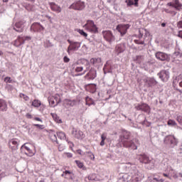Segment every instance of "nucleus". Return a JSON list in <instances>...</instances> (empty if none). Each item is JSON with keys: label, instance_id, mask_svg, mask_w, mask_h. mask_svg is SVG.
Segmentation results:
<instances>
[{"label": "nucleus", "instance_id": "nucleus-1", "mask_svg": "<svg viewBox=\"0 0 182 182\" xmlns=\"http://www.w3.org/2000/svg\"><path fill=\"white\" fill-rule=\"evenodd\" d=\"M119 143L125 149L129 150H137L140 146V141L137 139H132L130 132L122 130V134L119 135Z\"/></svg>", "mask_w": 182, "mask_h": 182}, {"label": "nucleus", "instance_id": "nucleus-2", "mask_svg": "<svg viewBox=\"0 0 182 182\" xmlns=\"http://www.w3.org/2000/svg\"><path fill=\"white\" fill-rule=\"evenodd\" d=\"M164 144L168 146V148L166 149V151L168 154H176L173 149H174L176 146H178V139L176 138L174 135H168L164 139Z\"/></svg>", "mask_w": 182, "mask_h": 182}, {"label": "nucleus", "instance_id": "nucleus-3", "mask_svg": "<svg viewBox=\"0 0 182 182\" xmlns=\"http://www.w3.org/2000/svg\"><path fill=\"white\" fill-rule=\"evenodd\" d=\"M138 159L140 163H143L146 164V168L148 170H151V168H154V164H156V160L153 159V158H150L146 154H141L138 156Z\"/></svg>", "mask_w": 182, "mask_h": 182}, {"label": "nucleus", "instance_id": "nucleus-4", "mask_svg": "<svg viewBox=\"0 0 182 182\" xmlns=\"http://www.w3.org/2000/svg\"><path fill=\"white\" fill-rule=\"evenodd\" d=\"M67 42L70 44L68 47L67 52L68 55H70V52H76L80 49V46H82V43L77 41H73L72 40H67Z\"/></svg>", "mask_w": 182, "mask_h": 182}, {"label": "nucleus", "instance_id": "nucleus-5", "mask_svg": "<svg viewBox=\"0 0 182 182\" xmlns=\"http://www.w3.org/2000/svg\"><path fill=\"white\" fill-rule=\"evenodd\" d=\"M102 34L105 41L108 42V43H113L116 41V37H114V35L110 31H103Z\"/></svg>", "mask_w": 182, "mask_h": 182}, {"label": "nucleus", "instance_id": "nucleus-6", "mask_svg": "<svg viewBox=\"0 0 182 182\" xmlns=\"http://www.w3.org/2000/svg\"><path fill=\"white\" fill-rule=\"evenodd\" d=\"M85 7L86 6L85 5V2L80 0L73 3L69 6V9H74V11H83Z\"/></svg>", "mask_w": 182, "mask_h": 182}, {"label": "nucleus", "instance_id": "nucleus-7", "mask_svg": "<svg viewBox=\"0 0 182 182\" xmlns=\"http://www.w3.org/2000/svg\"><path fill=\"white\" fill-rule=\"evenodd\" d=\"M157 76H159L161 82H168L170 79V71H168V70H162L157 73Z\"/></svg>", "mask_w": 182, "mask_h": 182}, {"label": "nucleus", "instance_id": "nucleus-8", "mask_svg": "<svg viewBox=\"0 0 182 182\" xmlns=\"http://www.w3.org/2000/svg\"><path fill=\"white\" fill-rule=\"evenodd\" d=\"M131 180L132 182L140 181V177L141 174L139 172V170L136 168H132L130 171Z\"/></svg>", "mask_w": 182, "mask_h": 182}, {"label": "nucleus", "instance_id": "nucleus-9", "mask_svg": "<svg viewBox=\"0 0 182 182\" xmlns=\"http://www.w3.org/2000/svg\"><path fill=\"white\" fill-rule=\"evenodd\" d=\"M155 57L158 60H161V62H170V55L166 53L158 51L155 53Z\"/></svg>", "mask_w": 182, "mask_h": 182}, {"label": "nucleus", "instance_id": "nucleus-10", "mask_svg": "<svg viewBox=\"0 0 182 182\" xmlns=\"http://www.w3.org/2000/svg\"><path fill=\"white\" fill-rule=\"evenodd\" d=\"M31 32H39L43 33L45 27L41 24V23H33L30 28Z\"/></svg>", "mask_w": 182, "mask_h": 182}, {"label": "nucleus", "instance_id": "nucleus-11", "mask_svg": "<svg viewBox=\"0 0 182 182\" xmlns=\"http://www.w3.org/2000/svg\"><path fill=\"white\" fill-rule=\"evenodd\" d=\"M138 39L134 41V43L136 45H144V41H146V37L149 35V32L145 30V35H143L141 31H139Z\"/></svg>", "mask_w": 182, "mask_h": 182}, {"label": "nucleus", "instance_id": "nucleus-12", "mask_svg": "<svg viewBox=\"0 0 182 182\" xmlns=\"http://www.w3.org/2000/svg\"><path fill=\"white\" fill-rule=\"evenodd\" d=\"M25 23H26V21L25 20H21L15 23L14 26H13V29L16 31V32H23V28H25Z\"/></svg>", "mask_w": 182, "mask_h": 182}, {"label": "nucleus", "instance_id": "nucleus-13", "mask_svg": "<svg viewBox=\"0 0 182 182\" xmlns=\"http://www.w3.org/2000/svg\"><path fill=\"white\" fill-rule=\"evenodd\" d=\"M135 109L144 113H150V106L146 103L138 104L135 106Z\"/></svg>", "mask_w": 182, "mask_h": 182}, {"label": "nucleus", "instance_id": "nucleus-14", "mask_svg": "<svg viewBox=\"0 0 182 182\" xmlns=\"http://www.w3.org/2000/svg\"><path fill=\"white\" fill-rule=\"evenodd\" d=\"M130 28V24H121L117 26V29L121 33V36H124L127 33V29Z\"/></svg>", "mask_w": 182, "mask_h": 182}, {"label": "nucleus", "instance_id": "nucleus-15", "mask_svg": "<svg viewBox=\"0 0 182 182\" xmlns=\"http://www.w3.org/2000/svg\"><path fill=\"white\" fill-rule=\"evenodd\" d=\"M72 134L75 139H78L79 140L85 139V134H83V132L78 130L75 127L73 128Z\"/></svg>", "mask_w": 182, "mask_h": 182}, {"label": "nucleus", "instance_id": "nucleus-16", "mask_svg": "<svg viewBox=\"0 0 182 182\" xmlns=\"http://www.w3.org/2000/svg\"><path fill=\"white\" fill-rule=\"evenodd\" d=\"M145 82L146 83L148 87H154V86H157V85H159V82L156 80L155 77H147L145 80Z\"/></svg>", "mask_w": 182, "mask_h": 182}, {"label": "nucleus", "instance_id": "nucleus-17", "mask_svg": "<svg viewBox=\"0 0 182 182\" xmlns=\"http://www.w3.org/2000/svg\"><path fill=\"white\" fill-rule=\"evenodd\" d=\"M48 5H49L51 11H53V12H56V14H60V12H62V7H60V6L56 4V3L49 2Z\"/></svg>", "mask_w": 182, "mask_h": 182}, {"label": "nucleus", "instance_id": "nucleus-18", "mask_svg": "<svg viewBox=\"0 0 182 182\" xmlns=\"http://www.w3.org/2000/svg\"><path fill=\"white\" fill-rule=\"evenodd\" d=\"M97 76V73L96 70L95 68H91L89 73L86 74L85 77H89L90 80H93L96 79Z\"/></svg>", "mask_w": 182, "mask_h": 182}, {"label": "nucleus", "instance_id": "nucleus-19", "mask_svg": "<svg viewBox=\"0 0 182 182\" xmlns=\"http://www.w3.org/2000/svg\"><path fill=\"white\" fill-rule=\"evenodd\" d=\"M115 50L117 52V55H120V53H123V52L126 50V43L117 44L115 47Z\"/></svg>", "mask_w": 182, "mask_h": 182}, {"label": "nucleus", "instance_id": "nucleus-20", "mask_svg": "<svg viewBox=\"0 0 182 182\" xmlns=\"http://www.w3.org/2000/svg\"><path fill=\"white\" fill-rule=\"evenodd\" d=\"M9 146L13 150H18V139H13L9 141Z\"/></svg>", "mask_w": 182, "mask_h": 182}, {"label": "nucleus", "instance_id": "nucleus-21", "mask_svg": "<svg viewBox=\"0 0 182 182\" xmlns=\"http://www.w3.org/2000/svg\"><path fill=\"white\" fill-rule=\"evenodd\" d=\"M8 110V103L5 100L0 99V112H6Z\"/></svg>", "mask_w": 182, "mask_h": 182}, {"label": "nucleus", "instance_id": "nucleus-22", "mask_svg": "<svg viewBox=\"0 0 182 182\" xmlns=\"http://www.w3.org/2000/svg\"><path fill=\"white\" fill-rule=\"evenodd\" d=\"M90 63L91 65H93V66H99L100 63H102V58H92L90 59Z\"/></svg>", "mask_w": 182, "mask_h": 182}, {"label": "nucleus", "instance_id": "nucleus-23", "mask_svg": "<svg viewBox=\"0 0 182 182\" xmlns=\"http://www.w3.org/2000/svg\"><path fill=\"white\" fill-rule=\"evenodd\" d=\"M126 4L127 6H135V8L139 7V0H126Z\"/></svg>", "mask_w": 182, "mask_h": 182}, {"label": "nucleus", "instance_id": "nucleus-24", "mask_svg": "<svg viewBox=\"0 0 182 182\" xmlns=\"http://www.w3.org/2000/svg\"><path fill=\"white\" fill-rule=\"evenodd\" d=\"M173 8L176 11H181L182 9V4L179 0H173Z\"/></svg>", "mask_w": 182, "mask_h": 182}, {"label": "nucleus", "instance_id": "nucleus-25", "mask_svg": "<svg viewBox=\"0 0 182 182\" xmlns=\"http://www.w3.org/2000/svg\"><path fill=\"white\" fill-rule=\"evenodd\" d=\"M57 136L60 140H65L66 141H69V140L66 138V134L63 132H56Z\"/></svg>", "mask_w": 182, "mask_h": 182}, {"label": "nucleus", "instance_id": "nucleus-26", "mask_svg": "<svg viewBox=\"0 0 182 182\" xmlns=\"http://www.w3.org/2000/svg\"><path fill=\"white\" fill-rule=\"evenodd\" d=\"M25 43V40L23 37H18L17 40L15 41L14 46L17 48L21 46V45H23Z\"/></svg>", "mask_w": 182, "mask_h": 182}, {"label": "nucleus", "instance_id": "nucleus-27", "mask_svg": "<svg viewBox=\"0 0 182 182\" xmlns=\"http://www.w3.org/2000/svg\"><path fill=\"white\" fill-rule=\"evenodd\" d=\"M178 82H179L180 87H182V81H180V76H177L173 79V85L176 86L177 85V83H178ZM178 92H180V93H182L181 90H178Z\"/></svg>", "mask_w": 182, "mask_h": 182}, {"label": "nucleus", "instance_id": "nucleus-28", "mask_svg": "<svg viewBox=\"0 0 182 182\" xmlns=\"http://www.w3.org/2000/svg\"><path fill=\"white\" fill-rule=\"evenodd\" d=\"M85 105H87V106H95V105H96V103H95V100H93V99H92L90 97L87 96L85 97Z\"/></svg>", "mask_w": 182, "mask_h": 182}, {"label": "nucleus", "instance_id": "nucleus-29", "mask_svg": "<svg viewBox=\"0 0 182 182\" xmlns=\"http://www.w3.org/2000/svg\"><path fill=\"white\" fill-rule=\"evenodd\" d=\"M103 70L105 75H106V73H113V71L112 70V67L109 65V63H107L104 65Z\"/></svg>", "mask_w": 182, "mask_h": 182}, {"label": "nucleus", "instance_id": "nucleus-30", "mask_svg": "<svg viewBox=\"0 0 182 182\" xmlns=\"http://www.w3.org/2000/svg\"><path fill=\"white\" fill-rule=\"evenodd\" d=\"M91 33H99V28L96 25L91 26L90 28L87 29Z\"/></svg>", "mask_w": 182, "mask_h": 182}, {"label": "nucleus", "instance_id": "nucleus-31", "mask_svg": "<svg viewBox=\"0 0 182 182\" xmlns=\"http://www.w3.org/2000/svg\"><path fill=\"white\" fill-rule=\"evenodd\" d=\"M95 21H92V20H88L87 21V23L85 24V27L86 28V29H89L90 28H92V26H95Z\"/></svg>", "mask_w": 182, "mask_h": 182}, {"label": "nucleus", "instance_id": "nucleus-32", "mask_svg": "<svg viewBox=\"0 0 182 182\" xmlns=\"http://www.w3.org/2000/svg\"><path fill=\"white\" fill-rule=\"evenodd\" d=\"M174 55L176 56V58H182V50H181V49L176 47L175 48Z\"/></svg>", "mask_w": 182, "mask_h": 182}, {"label": "nucleus", "instance_id": "nucleus-33", "mask_svg": "<svg viewBox=\"0 0 182 182\" xmlns=\"http://www.w3.org/2000/svg\"><path fill=\"white\" fill-rule=\"evenodd\" d=\"M168 126H170V127H178L177 125V122L173 119H168L167 122Z\"/></svg>", "mask_w": 182, "mask_h": 182}, {"label": "nucleus", "instance_id": "nucleus-34", "mask_svg": "<svg viewBox=\"0 0 182 182\" xmlns=\"http://www.w3.org/2000/svg\"><path fill=\"white\" fill-rule=\"evenodd\" d=\"M48 103L51 107H55L58 106V104H56L55 100L53 99L51 97H48Z\"/></svg>", "mask_w": 182, "mask_h": 182}, {"label": "nucleus", "instance_id": "nucleus-35", "mask_svg": "<svg viewBox=\"0 0 182 182\" xmlns=\"http://www.w3.org/2000/svg\"><path fill=\"white\" fill-rule=\"evenodd\" d=\"M65 103L68 106H70L71 107H73V106H75V105H76V100H65Z\"/></svg>", "mask_w": 182, "mask_h": 182}, {"label": "nucleus", "instance_id": "nucleus-36", "mask_svg": "<svg viewBox=\"0 0 182 182\" xmlns=\"http://www.w3.org/2000/svg\"><path fill=\"white\" fill-rule=\"evenodd\" d=\"M51 116L53 117V119L55 120V122H56V123H62V119H60L58 117V114H55V113H51Z\"/></svg>", "mask_w": 182, "mask_h": 182}, {"label": "nucleus", "instance_id": "nucleus-37", "mask_svg": "<svg viewBox=\"0 0 182 182\" xmlns=\"http://www.w3.org/2000/svg\"><path fill=\"white\" fill-rule=\"evenodd\" d=\"M88 90L90 93H95L96 92V85L92 84L89 85Z\"/></svg>", "mask_w": 182, "mask_h": 182}, {"label": "nucleus", "instance_id": "nucleus-38", "mask_svg": "<svg viewBox=\"0 0 182 182\" xmlns=\"http://www.w3.org/2000/svg\"><path fill=\"white\" fill-rule=\"evenodd\" d=\"M50 139H51L52 141L56 143V144H59V141H58L57 134H51Z\"/></svg>", "mask_w": 182, "mask_h": 182}, {"label": "nucleus", "instance_id": "nucleus-39", "mask_svg": "<svg viewBox=\"0 0 182 182\" xmlns=\"http://www.w3.org/2000/svg\"><path fill=\"white\" fill-rule=\"evenodd\" d=\"M51 97L55 100V105H58V103H60V96L58 94H56L55 96H52Z\"/></svg>", "mask_w": 182, "mask_h": 182}, {"label": "nucleus", "instance_id": "nucleus-40", "mask_svg": "<svg viewBox=\"0 0 182 182\" xmlns=\"http://www.w3.org/2000/svg\"><path fill=\"white\" fill-rule=\"evenodd\" d=\"M75 162L76 163V164L79 168H82V170H85V165L83 164V163L82 161L75 160Z\"/></svg>", "mask_w": 182, "mask_h": 182}, {"label": "nucleus", "instance_id": "nucleus-41", "mask_svg": "<svg viewBox=\"0 0 182 182\" xmlns=\"http://www.w3.org/2000/svg\"><path fill=\"white\" fill-rule=\"evenodd\" d=\"M77 32H78V33H80L81 36H83L84 38H87V33L85 32V31L77 28Z\"/></svg>", "mask_w": 182, "mask_h": 182}, {"label": "nucleus", "instance_id": "nucleus-42", "mask_svg": "<svg viewBox=\"0 0 182 182\" xmlns=\"http://www.w3.org/2000/svg\"><path fill=\"white\" fill-rule=\"evenodd\" d=\"M25 154L28 157H33V156H35V151L30 149L29 151L25 152Z\"/></svg>", "mask_w": 182, "mask_h": 182}, {"label": "nucleus", "instance_id": "nucleus-43", "mask_svg": "<svg viewBox=\"0 0 182 182\" xmlns=\"http://www.w3.org/2000/svg\"><path fill=\"white\" fill-rule=\"evenodd\" d=\"M88 180L90 181H97V178H96V174L95 173H92L88 176Z\"/></svg>", "mask_w": 182, "mask_h": 182}, {"label": "nucleus", "instance_id": "nucleus-44", "mask_svg": "<svg viewBox=\"0 0 182 182\" xmlns=\"http://www.w3.org/2000/svg\"><path fill=\"white\" fill-rule=\"evenodd\" d=\"M32 106H33L34 107H39V106H41V102L39 101V100H34L32 102Z\"/></svg>", "mask_w": 182, "mask_h": 182}, {"label": "nucleus", "instance_id": "nucleus-45", "mask_svg": "<svg viewBox=\"0 0 182 182\" xmlns=\"http://www.w3.org/2000/svg\"><path fill=\"white\" fill-rule=\"evenodd\" d=\"M52 46H53V45H52V43H50V41L46 40L44 42V48H52Z\"/></svg>", "mask_w": 182, "mask_h": 182}, {"label": "nucleus", "instance_id": "nucleus-46", "mask_svg": "<svg viewBox=\"0 0 182 182\" xmlns=\"http://www.w3.org/2000/svg\"><path fill=\"white\" fill-rule=\"evenodd\" d=\"M134 60L137 63H141V60H143V55H136L134 58Z\"/></svg>", "mask_w": 182, "mask_h": 182}, {"label": "nucleus", "instance_id": "nucleus-47", "mask_svg": "<svg viewBox=\"0 0 182 182\" xmlns=\"http://www.w3.org/2000/svg\"><path fill=\"white\" fill-rule=\"evenodd\" d=\"M85 63V67H86V70H90V61H89L88 60H84Z\"/></svg>", "mask_w": 182, "mask_h": 182}, {"label": "nucleus", "instance_id": "nucleus-48", "mask_svg": "<svg viewBox=\"0 0 182 182\" xmlns=\"http://www.w3.org/2000/svg\"><path fill=\"white\" fill-rule=\"evenodd\" d=\"M4 82L6 83H15V81L12 80V78H11V77H6L4 78Z\"/></svg>", "mask_w": 182, "mask_h": 182}, {"label": "nucleus", "instance_id": "nucleus-49", "mask_svg": "<svg viewBox=\"0 0 182 182\" xmlns=\"http://www.w3.org/2000/svg\"><path fill=\"white\" fill-rule=\"evenodd\" d=\"M86 154H88V156L90 157V160H95V154L92 153V151H86Z\"/></svg>", "mask_w": 182, "mask_h": 182}, {"label": "nucleus", "instance_id": "nucleus-50", "mask_svg": "<svg viewBox=\"0 0 182 182\" xmlns=\"http://www.w3.org/2000/svg\"><path fill=\"white\" fill-rule=\"evenodd\" d=\"M6 90H8V92H12V90H14V85L11 84H7L6 85Z\"/></svg>", "mask_w": 182, "mask_h": 182}, {"label": "nucleus", "instance_id": "nucleus-51", "mask_svg": "<svg viewBox=\"0 0 182 182\" xmlns=\"http://www.w3.org/2000/svg\"><path fill=\"white\" fill-rule=\"evenodd\" d=\"M33 126L37 127V129H39L40 130H43V129H45V125H41L39 124H33Z\"/></svg>", "mask_w": 182, "mask_h": 182}, {"label": "nucleus", "instance_id": "nucleus-52", "mask_svg": "<svg viewBox=\"0 0 182 182\" xmlns=\"http://www.w3.org/2000/svg\"><path fill=\"white\" fill-rule=\"evenodd\" d=\"M164 11L166 12V14H173V15H177V12L174 11H170L167 9H164Z\"/></svg>", "mask_w": 182, "mask_h": 182}, {"label": "nucleus", "instance_id": "nucleus-53", "mask_svg": "<svg viewBox=\"0 0 182 182\" xmlns=\"http://www.w3.org/2000/svg\"><path fill=\"white\" fill-rule=\"evenodd\" d=\"M20 97H23V99H24V100H26V102H28V100H29V97H28L25 94H20Z\"/></svg>", "mask_w": 182, "mask_h": 182}, {"label": "nucleus", "instance_id": "nucleus-54", "mask_svg": "<svg viewBox=\"0 0 182 182\" xmlns=\"http://www.w3.org/2000/svg\"><path fill=\"white\" fill-rule=\"evenodd\" d=\"M176 120L179 122V124H182V115H178Z\"/></svg>", "mask_w": 182, "mask_h": 182}, {"label": "nucleus", "instance_id": "nucleus-55", "mask_svg": "<svg viewBox=\"0 0 182 182\" xmlns=\"http://www.w3.org/2000/svg\"><path fill=\"white\" fill-rule=\"evenodd\" d=\"M63 61L65 63H69V62H70V58L65 55L63 58Z\"/></svg>", "mask_w": 182, "mask_h": 182}, {"label": "nucleus", "instance_id": "nucleus-56", "mask_svg": "<svg viewBox=\"0 0 182 182\" xmlns=\"http://www.w3.org/2000/svg\"><path fill=\"white\" fill-rule=\"evenodd\" d=\"M83 70V67H77L75 69V71L77 73L82 72Z\"/></svg>", "mask_w": 182, "mask_h": 182}, {"label": "nucleus", "instance_id": "nucleus-57", "mask_svg": "<svg viewBox=\"0 0 182 182\" xmlns=\"http://www.w3.org/2000/svg\"><path fill=\"white\" fill-rule=\"evenodd\" d=\"M58 150L60 151H63V150H65V146L62 144H58Z\"/></svg>", "mask_w": 182, "mask_h": 182}, {"label": "nucleus", "instance_id": "nucleus-58", "mask_svg": "<svg viewBox=\"0 0 182 182\" xmlns=\"http://www.w3.org/2000/svg\"><path fill=\"white\" fill-rule=\"evenodd\" d=\"M177 26L179 29H182V21H179L178 23H177Z\"/></svg>", "mask_w": 182, "mask_h": 182}, {"label": "nucleus", "instance_id": "nucleus-59", "mask_svg": "<svg viewBox=\"0 0 182 182\" xmlns=\"http://www.w3.org/2000/svg\"><path fill=\"white\" fill-rule=\"evenodd\" d=\"M65 154L68 159H72V157H73V154L72 153L67 152Z\"/></svg>", "mask_w": 182, "mask_h": 182}, {"label": "nucleus", "instance_id": "nucleus-60", "mask_svg": "<svg viewBox=\"0 0 182 182\" xmlns=\"http://www.w3.org/2000/svg\"><path fill=\"white\" fill-rule=\"evenodd\" d=\"M23 149H25V150H26V151H29L31 149V148H29L28 146H26L25 145H23L21 146V150Z\"/></svg>", "mask_w": 182, "mask_h": 182}, {"label": "nucleus", "instance_id": "nucleus-61", "mask_svg": "<svg viewBox=\"0 0 182 182\" xmlns=\"http://www.w3.org/2000/svg\"><path fill=\"white\" fill-rule=\"evenodd\" d=\"M23 40H24V42L25 41H31V39H32V37L31 36H25V37H23Z\"/></svg>", "mask_w": 182, "mask_h": 182}, {"label": "nucleus", "instance_id": "nucleus-62", "mask_svg": "<svg viewBox=\"0 0 182 182\" xmlns=\"http://www.w3.org/2000/svg\"><path fill=\"white\" fill-rule=\"evenodd\" d=\"M101 139L105 141L106 140V135L105 134H102L101 135Z\"/></svg>", "mask_w": 182, "mask_h": 182}, {"label": "nucleus", "instance_id": "nucleus-63", "mask_svg": "<svg viewBox=\"0 0 182 182\" xmlns=\"http://www.w3.org/2000/svg\"><path fill=\"white\" fill-rule=\"evenodd\" d=\"M173 178H174L175 180H176V178H178L179 176L177 175V173H173L172 176Z\"/></svg>", "mask_w": 182, "mask_h": 182}, {"label": "nucleus", "instance_id": "nucleus-64", "mask_svg": "<svg viewBox=\"0 0 182 182\" xmlns=\"http://www.w3.org/2000/svg\"><path fill=\"white\" fill-rule=\"evenodd\" d=\"M178 38H181L182 39V31H179L178 33Z\"/></svg>", "mask_w": 182, "mask_h": 182}]
</instances>
